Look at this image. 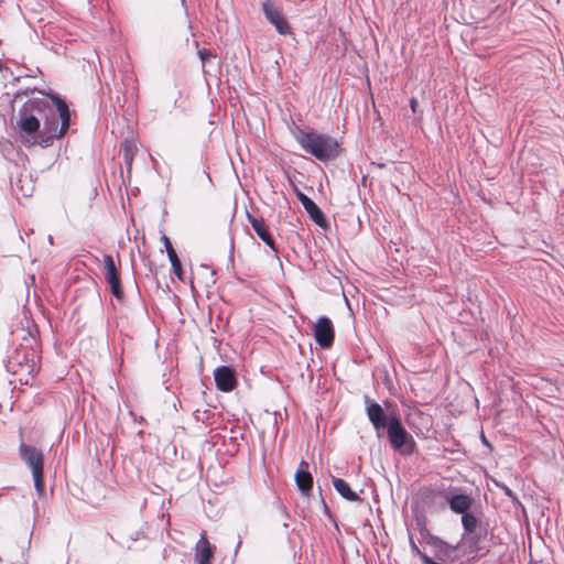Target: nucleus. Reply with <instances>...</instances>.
<instances>
[{
    "label": "nucleus",
    "mask_w": 564,
    "mask_h": 564,
    "mask_svg": "<svg viewBox=\"0 0 564 564\" xmlns=\"http://www.w3.org/2000/svg\"><path fill=\"white\" fill-rule=\"evenodd\" d=\"M304 209L307 212L310 217L314 223H316L321 227L326 226V220L321 208L311 199L305 206Z\"/></svg>",
    "instance_id": "f3484780"
},
{
    "label": "nucleus",
    "mask_w": 564,
    "mask_h": 564,
    "mask_svg": "<svg viewBox=\"0 0 564 564\" xmlns=\"http://www.w3.org/2000/svg\"><path fill=\"white\" fill-rule=\"evenodd\" d=\"M215 383L218 390L230 392L236 388L237 378L235 370L227 366H221L214 371Z\"/></svg>",
    "instance_id": "6e6552de"
},
{
    "label": "nucleus",
    "mask_w": 564,
    "mask_h": 564,
    "mask_svg": "<svg viewBox=\"0 0 564 564\" xmlns=\"http://www.w3.org/2000/svg\"><path fill=\"white\" fill-rule=\"evenodd\" d=\"M296 196H297L299 200L301 202V204L303 205V207L311 200L310 197H307L305 194H303L300 191H296Z\"/></svg>",
    "instance_id": "412c9836"
},
{
    "label": "nucleus",
    "mask_w": 564,
    "mask_h": 564,
    "mask_svg": "<svg viewBox=\"0 0 564 564\" xmlns=\"http://www.w3.org/2000/svg\"><path fill=\"white\" fill-rule=\"evenodd\" d=\"M14 129L25 147L41 145L40 116L36 111H31L30 100L20 110Z\"/></svg>",
    "instance_id": "7ed1b4c3"
},
{
    "label": "nucleus",
    "mask_w": 564,
    "mask_h": 564,
    "mask_svg": "<svg viewBox=\"0 0 564 564\" xmlns=\"http://www.w3.org/2000/svg\"><path fill=\"white\" fill-rule=\"evenodd\" d=\"M301 468L295 474V481L299 487V489L307 494L312 490L313 487V477L307 471V463L302 460L300 464Z\"/></svg>",
    "instance_id": "ddd939ff"
},
{
    "label": "nucleus",
    "mask_w": 564,
    "mask_h": 564,
    "mask_svg": "<svg viewBox=\"0 0 564 564\" xmlns=\"http://www.w3.org/2000/svg\"><path fill=\"white\" fill-rule=\"evenodd\" d=\"M477 522V518L471 513L466 512L462 517L463 527L469 533L475 531Z\"/></svg>",
    "instance_id": "6ab92c4d"
},
{
    "label": "nucleus",
    "mask_w": 564,
    "mask_h": 564,
    "mask_svg": "<svg viewBox=\"0 0 564 564\" xmlns=\"http://www.w3.org/2000/svg\"><path fill=\"white\" fill-rule=\"evenodd\" d=\"M388 437L394 449H399L403 454L413 453L415 442L402 426L400 419L395 415L389 417Z\"/></svg>",
    "instance_id": "39448f33"
},
{
    "label": "nucleus",
    "mask_w": 564,
    "mask_h": 564,
    "mask_svg": "<svg viewBox=\"0 0 564 564\" xmlns=\"http://www.w3.org/2000/svg\"><path fill=\"white\" fill-rule=\"evenodd\" d=\"M313 335L322 348H329L334 341V326L326 316H321L313 326Z\"/></svg>",
    "instance_id": "423d86ee"
},
{
    "label": "nucleus",
    "mask_w": 564,
    "mask_h": 564,
    "mask_svg": "<svg viewBox=\"0 0 564 564\" xmlns=\"http://www.w3.org/2000/svg\"><path fill=\"white\" fill-rule=\"evenodd\" d=\"M410 107H411L412 112L415 113L416 112V108H417V100L415 98H411Z\"/></svg>",
    "instance_id": "4be33fe9"
},
{
    "label": "nucleus",
    "mask_w": 564,
    "mask_h": 564,
    "mask_svg": "<svg viewBox=\"0 0 564 564\" xmlns=\"http://www.w3.org/2000/svg\"><path fill=\"white\" fill-rule=\"evenodd\" d=\"M104 264H105V278L109 283L111 293L120 300L122 297V289L120 283V274L113 261V258L110 254L104 256Z\"/></svg>",
    "instance_id": "0eeeda50"
},
{
    "label": "nucleus",
    "mask_w": 564,
    "mask_h": 564,
    "mask_svg": "<svg viewBox=\"0 0 564 564\" xmlns=\"http://www.w3.org/2000/svg\"><path fill=\"white\" fill-rule=\"evenodd\" d=\"M20 456L25 465L31 469L34 486L39 495H42L44 491V480H43V465H44V455L41 449L26 445L25 443H21L20 447Z\"/></svg>",
    "instance_id": "20e7f679"
},
{
    "label": "nucleus",
    "mask_w": 564,
    "mask_h": 564,
    "mask_svg": "<svg viewBox=\"0 0 564 564\" xmlns=\"http://www.w3.org/2000/svg\"><path fill=\"white\" fill-rule=\"evenodd\" d=\"M195 558L198 564H212L213 546L207 540L206 534H202L196 543Z\"/></svg>",
    "instance_id": "f8f14e48"
},
{
    "label": "nucleus",
    "mask_w": 564,
    "mask_h": 564,
    "mask_svg": "<svg viewBox=\"0 0 564 564\" xmlns=\"http://www.w3.org/2000/svg\"><path fill=\"white\" fill-rule=\"evenodd\" d=\"M162 241L166 249L167 257L171 261L173 272L180 280H183V270H182L181 261H180L170 239L165 235H163Z\"/></svg>",
    "instance_id": "4468645a"
},
{
    "label": "nucleus",
    "mask_w": 564,
    "mask_h": 564,
    "mask_svg": "<svg viewBox=\"0 0 564 564\" xmlns=\"http://www.w3.org/2000/svg\"><path fill=\"white\" fill-rule=\"evenodd\" d=\"M296 140L307 153L319 161L335 159L339 153L338 142L328 135L316 132H300Z\"/></svg>",
    "instance_id": "f03ea898"
},
{
    "label": "nucleus",
    "mask_w": 564,
    "mask_h": 564,
    "mask_svg": "<svg viewBox=\"0 0 564 564\" xmlns=\"http://www.w3.org/2000/svg\"><path fill=\"white\" fill-rule=\"evenodd\" d=\"M134 151H135V147L132 143L126 141L122 144V149H121L122 156H123V160L129 169L131 167V164H132Z\"/></svg>",
    "instance_id": "a211bd4d"
},
{
    "label": "nucleus",
    "mask_w": 564,
    "mask_h": 564,
    "mask_svg": "<svg viewBox=\"0 0 564 564\" xmlns=\"http://www.w3.org/2000/svg\"><path fill=\"white\" fill-rule=\"evenodd\" d=\"M449 508L455 513H466L473 503V499L467 495H454L448 499Z\"/></svg>",
    "instance_id": "2eb2a0df"
},
{
    "label": "nucleus",
    "mask_w": 564,
    "mask_h": 564,
    "mask_svg": "<svg viewBox=\"0 0 564 564\" xmlns=\"http://www.w3.org/2000/svg\"><path fill=\"white\" fill-rule=\"evenodd\" d=\"M31 111H36L40 121L43 120L41 129V147L46 148L53 143L55 138H62L70 124L68 106L59 97L47 99H31Z\"/></svg>",
    "instance_id": "f257e3e1"
},
{
    "label": "nucleus",
    "mask_w": 564,
    "mask_h": 564,
    "mask_svg": "<svg viewBox=\"0 0 564 564\" xmlns=\"http://www.w3.org/2000/svg\"><path fill=\"white\" fill-rule=\"evenodd\" d=\"M333 485L337 492L346 500L348 501H359V496L351 490L348 482H346L344 479L340 478H333Z\"/></svg>",
    "instance_id": "dca6fc26"
},
{
    "label": "nucleus",
    "mask_w": 564,
    "mask_h": 564,
    "mask_svg": "<svg viewBox=\"0 0 564 564\" xmlns=\"http://www.w3.org/2000/svg\"><path fill=\"white\" fill-rule=\"evenodd\" d=\"M198 55L200 57V61L205 63L207 59L212 58L214 55L208 50H200L198 52Z\"/></svg>",
    "instance_id": "aec40b11"
},
{
    "label": "nucleus",
    "mask_w": 564,
    "mask_h": 564,
    "mask_svg": "<svg viewBox=\"0 0 564 564\" xmlns=\"http://www.w3.org/2000/svg\"><path fill=\"white\" fill-rule=\"evenodd\" d=\"M263 11L267 20L275 26L276 31L280 34H288L290 32L289 24L281 15L280 11L278 10L273 2L265 1L263 3Z\"/></svg>",
    "instance_id": "9d476101"
},
{
    "label": "nucleus",
    "mask_w": 564,
    "mask_h": 564,
    "mask_svg": "<svg viewBox=\"0 0 564 564\" xmlns=\"http://www.w3.org/2000/svg\"><path fill=\"white\" fill-rule=\"evenodd\" d=\"M365 401L367 404L366 413L373 427L377 431L388 427L389 419L387 417L382 406L375 401H370L368 397L365 398Z\"/></svg>",
    "instance_id": "1a4fd4ad"
},
{
    "label": "nucleus",
    "mask_w": 564,
    "mask_h": 564,
    "mask_svg": "<svg viewBox=\"0 0 564 564\" xmlns=\"http://www.w3.org/2000/svg\"><path fill=\"white\" fill-rule=\"evenodd\" d=\"M247 218L252 226L256 234L259 236V238L273 251L276 252L274 240L271 237L268 226L262 217H254L250 213H247Z\"/></svg>",
    "instance_id": "9b49d317"
}]
</instances>
